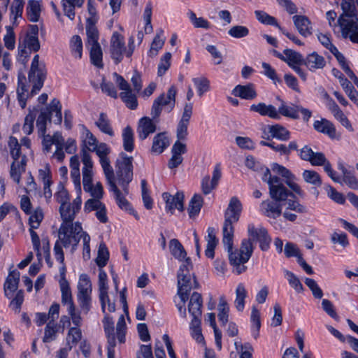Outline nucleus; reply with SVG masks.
<instances>
[{"label": "nucleus", "mask_w": 358, "mask_h": 358, "mask_svg": "<svg viewBox=\"0 0 358 358\" xmlns=\"http://www.w3.org/2000/svg\"><path fill=\"white\" fill-rule=\"evenodd\" d=\"M46 77V70L43 64H39V56L36 55L32 60L30 71L28 75L29 82L32 85V89L29 92V86L27 85L25 76L18 73L17 96L20 106L24 108L27 105V100L36 94L43 86Z\"/></svg>", "instance_id": "obj_1"}, {"label": "nucleus", "mask_w": 358, "mask_h": 358, "mask_svg": "<svg viewBox=\"0 0 358 358\" xmlns=\"http://www.w3.org/2000/svg\"><path fill=\"white\" fill-rule=\"evenodd\" d=\"M85 232L83 230L81 223H62L58 231V241L54 246V252L56 259L61 264L64 262V255L62 246L69 248L71 246L72 251H74L83 238L82 234Z\"/></svg>", "instance_id": "obj_2"}, {"label": "nucleus", "mask_w": 358, "mask_h": 358, "mask_svg": "<svg viewBox=\"0 0 358 358\" xmlns=\"http://www.w3.org/2000/svg\"><path fill=\"white\" fill-rule=\"evenodd\" d=\"M234 234L230 236V241L228 242L224 239L223 235L222 243L226 248L230 264L233 266V272L239 275L245 272L247 266L245 264L248 262L251 257L254 247L250 238L243 239L239 249L233 250Z\"/></svg>", "instance_id": "obj_3"}, {"label": "nucleus", "mask_w": 358, "mask_h": 358, "mask_svg": "<svg viewBox=\"0 0 358 358\" xmlns=\"http://www.w3.org/2000/svg\"><path fill=\"white\" fill-rule=\"evenodd\" d=\"M134 50V37L133 36L129 38L127 47H126L124 36L117 31L113 33L110 41V53L116 64L122 61L124 55L130 58Z\"/></svg>", "instance_id": "obj_4"}, {"label": "nucleus", "mask_w": 358, "mask_h": 358, "mask_svg": "<svg viewBox=\"0 0 358 358\" xmlns=\"http://www.w3.org/2000/svg\"><path fill=\"white\" fill-rule=\"evenodd\" d=\"M133 157L121 153L116 161V178L124 194H129V184L133 179Z\"/></svg>", "instance_id": "obj_5"}, {"label": "nucleus", "mask_w": 358, "mask_h": 358, "mask_svg": "<svg viewBox=\"0 0 358 358\" xmlns=\"http://www.w3.org/2000/svg\"><path fill=\"white\" fill-rule=\"evenodd\" d=\"M242 211V204L236 196L231 198L228 207L224 214V222L222 229V234L227 241H230V236L234 234L233 223L238 221Z\"/></svg>", "instance_id": "obj_6"}, {"label": "nucleus", "mask_w": 358, "mask_h": 358, "mask_svg": "<svg viewBox=\"0 0 358 358\" xmlns=\"http://www.w3.org/2000/svg\"><path fill=\"white\" fill-rule=\"evenodd\" d=\"M192 268V263L190 258H187L180 266L178 272V294L182 302L185 303L189 294L192 288L191 284L190 270Z\"/></svg>", "instance_id": "obj_7"}, {"label": "nucleus", "mask_w": 358, "mask_h": 358, "mask_svg": "<svg viewBox=\"0 0 358 358\" xmlns=\"http://www.w3.org/2000/svg\"><path fill=\"white\" fill-rule=\"evenodd\" d=\"M176 87L171 86L168 90L166 94L163 93L155 99L150 112L153 119H157L159 117L163 108L167 113L172 111L176 104Z\"/></svg>", "instance_id": "obj_8"}, {"label": "nucleus", "mask_w": 358, "mask_h": 358, "mask_svg": "<svg viewBox=\"0 0 358 358\" xmlns=\"http://www.w3.org/2000/svg\"><path fill=\"white\" fill-rule=\"evenodd\" d=\"M343 38H349L351 42L358 43V17H338L337 20Z\"/></svg>", "instance_id": "obj_9"}, {"label": "nucleus", "mask_w": 358, "mask_h": 358, "mask_svg": "<svg viewBox=\"0 0 358 358\" xmlns=\"http://www.w3.org/2000/svg\"><path fill=\"white\" fill-rule=\"evenodd\" d=\"M91 152H95L99 157V162L103 170L106 178L114 176L113 167L110 166V162L108 155L110 152V148L105 143H101L94 148H90Z\"/></svg>", "instance_id": "obj_10"}, {"label": "nucleus", "mask_w": 358, "mask_h": 358, "mask_svg": "<svg viewBox=\"0 0 358 358\" xmlns=\"http://www.w3.org/2000/svg\"><path fill=\"white\" fill-rule=\"evenodd\" d=\"M248 234L250 238L259 243V248L262 251H267L270 248L271 238L266 228L259 226L256 228L254 224L248 225Z\"/></svg>", "instance_id": "obj_11"}, {"label": "nucleus", "mask_w": 358, "mask_h": 358, "mask_svg": "<svg viewBox=\"0 0 358 358\" xmlns=\"http://www.w3.org/2000/svg\"><path fill=\"white\" fill-rule=\"evenodd\" d=\"M271 170L286 179V184L289 187L300 197L303 198L304 192L301 189L300 186L294 182L295 176L286 167L278 164L273 163L271 164Z\"/></svg>", "instance_id": "obj_12"}, {"label": "nucleus", "mask_w": 358, "mask_h": 358, "mask_svg": "<svg viewBox=\"0 0 358 358\" xmlns=\"http://www.w3.org/2000/svg\"><path fill=\"white\" fill-rule=\"evenodd\" d=\"M106 180L108 185H109V190L113 193L117 206L122 210L128 211L131 214H133L138 220V217L135 213V210L132 208L129 202L124 197L126 194H124V192H121L120 190L117 188L115 183V176L107 178Z\"/></svg>", "instance_id": "obj_13"}, {"label": "nucleus", "mask_w": 358, "mask_h": 358, "mask_svg": "<svg viewBox=\"0 0 358 358\" xmlns=\"http://www.w3.org/2000/svg\"><path fill=\"white\" fill-rule=\"evenodd\" d=\"M162 198L166 203L165 209L167 212L173 214L176 209L180 211L184 210V194L182 192H178L174 196L169 192H164Z\"/></svg>", "instance_id": "obj_14"}, {"label": "nucleus", "mask_w": 358, "mask_h": 358, "mask_svg": "<svg viewBox=\"0 0 358 358\" xmlns=\"http://www.w3.org/2000/svg\"><path fill=\"white\" fill-rule=\"evenodd\" d=\"M157 119H153L152 117H143L140 119L137 127V134L139 139L141 141L145 140L150 134L155 132L157 129L156 122Z\"/></svg>", "instance_id": "obj_15"}, {"label": "nucleus", "mask_w": 358, "mask_h": 358, "mask_svg": "<svg viewBox=\"0 0 358 358\" xmlns=\"http://www.w3.org/2000/svg\"><path fill=\"white\" fill-rule=\"evenodd\" d=\"M282 206L278 201L266 200L260 204V210L263 215L271 218H277L282 214Z\"/></svg>", "instance_id": "obj_16"}, {"label": "nucleus", "mask_w": 358, "mask_h": 358, "mask_svg": "<svg viewBox=\"0 0 358 358\" xmlns=\"http://www.w3.org/2000/svg\"><path fill=\"white\" fill-rule=\"evenodd\" d=\"M20 276V272L17 270L9 272L3 285L4 294L8 299H10L13 293L17 290Z\"/></svg>", "instance_id": "obj_17"}, {"label": "nucleus", "mask_w": 358, "mask_h": 358, "mask_svg": "<svg viewBox=\"0 0 358 358\" xmlns=\"http://www.w3.org/2000/svg\"><path fill=\"white\" fill-rule=\"evenodd\" d=\"M331 73L334 76L339 80L341 85L348 94V97L353 101H357L358 92L344 75L338 69L335 68L332 69Z\"/></svg>", "instance_id": "obj_18"}, {"label": "nucleus", "mask_w": 358, "mask_h": 358, "mask_svg": "<svg viewBox=\"0 0 358 358\" xmlns=\"http://www.w3.org/2000/svg\"><path fill=\"white\" fill-rule=\"evenodd\" d=\"M250 111L256 112L262 116H268L274 120H280V115L278 113L276 108L271 105H267L265 103L260 102L257 104H252L250 107Z\"/></svg>", "instance_id": "obj_19"}, {"label": "nucleus", "mask_w": 358, "mask_h": 358, "mask_svg": "<svg viewBox=\"0 0 358 358\" xmlns=\"http://www.w3.org/2000/svg\"><path fill=\"white\" fill-rule=\"evenodd\" d=\"M269 188V194L272 199L279 202L286 201L289 196L294 198L293 193L289 192L282 183L281 180L278 183H275Z\"/></svg>", "instance_id": "obj_20"}, {"label": "nucleus", "mask_w": 358, "mask_h": 358, "mask_svg": "<svg viewBox=\"0 0 358 358\" xmlns=\"http://www.w3.org/2000/svg\"><path fill=\"white\" fill-rule=\"evenodd\" d=\"M303 65L310 71H315L317 69H322L326 66V60L322 55L317 52H313L308 55L303 59Z\"/></svg>", "instance_id": "obj_21"}, {"label": "nucleus", "mask_w": 358, "mask_h": 358, "mask_svg": "<svg viewBox=\"0 0 358 358\" xmlns=\"http://www.w3.org/2000/svg\"><path fill=\"white\" fill-rule=\"evenodd\" d=\"M108 289L107 274L103 270H100L99 273V296L103 313H105L106 310V299H108Z\"/></svg>", "instance_id": "obj_22"}, {"label": "nucleus", "mask_w": 358, "mask_h": 358, "mask_svg": "<svg viewBox=\"0 0 358 358\" xmlns=\"http://www.w3.org/2000/svg\"><path fill=\"white\" fill-rule=\"evenodd\" d=\"M292 20L296 29L301 35L307 37L312 34L311 23L306 16L296 15L293 16Z\"/></svg>", "instance_id": "obj_23"}, {"label": "nucleus", "mask_w": 358, "mask_h": 358, "mask_svg": "<svg viewBox=\"0 0 358 358\" xmlns=\"http://www.w3.org/2000/svg\"><path fill=\"white\" fill-rule=\"evenodd\" d=\"M105 314L103 319V326L105 334L107 338L108 345L112 347H115L116 341H115V335L114 333V322L113 320V317L109 315L106 314V312L103 313Z\"/></svg>", "instance_id": "obj_24"}, {"label": "nucleus", "mask_w": 358, "mask_h": 358, "mask_svg": "<svg viewBox=\"0 0 358 358\" xmlns=\"http://www.w3.org/2000/svg\"><path fill=\"white\" fill-rule=\"evenodd\" d=\"M235 96H238L246 100L254 99L257 96V92L254 85L251 83L246 85H238L232 91Z\"/></svg>", "instance_id": "obj_25"}, {"label": "nucleus", "mask_w": 358, "mask_h": 358, "mask_svg": "<svg viewBox=\"0 0 358 358\" xmlns=\"http://www.w3.org/2000/svg\"><path fill=\"white\" fill-rule=\"evenodd\" d=\"M26 162L27 157L23 155L20 160H13L10 165V175L17 184L20 183L21 175L25 171Z\"/></svg>", "instance_id": "obj_26"}, {"label": "nucleus", "mask_w": 358, "mask_h": 358, "mask_svg": "<svg viewBox=\"0 0 358 358\" xmlns=\"http://www.w3.org/2000/svg\"><path fill=\"white\" fill-rule=\"evenodd\" d=\"M207 233L208 235L206 237L207 245L205 255L208 258L213 259L215 256V249L218 243V239L216 237V230L213 227H208Z\"/></svg>", "instance_id": "obj_27"}, {"label": "nucleus", "mask_w": 358, "mask_h": 358, "mask_svg": "<svg viewBox=\"0 0 358 358\" xmlns=\"http://www.w3.org/2000/svg\"><path fill=\"white\" fill-rule=\"evenodd\" d=\"M169 139L165 132L157 134L153 138L152 152L159 155L169 145Z\"/></svg>", "instance_id": "obj_28"}, {"label": "nucleus", "mask_w": 358, "mask_h": 358, "mask_svg": "<svg viewBox=\"0 0 358 358\" xmlns=\"http://www.w3.org/2000/svg\"><path fill=\"white\" fill-rule=\"evenodd\" d=\"M77 288V297L92 296V283L87 274L83 273L80 275Z\"/></svg>", "instance_id": "obj_29"}, {"label": "nucleus", "mask_w": 358, "mask_h": 358, "mask_svg": "<svg viewBox=\"0 0 358 358\" xmlns=\"http://www.w3.org/2000/svg\"><path fill=\"white\" fill-rule=\"evenodd\" d=\"M313 127L317 131L327 134L331 138L336 136L335 127L330 121L326 119L315 121Z\"/></svg>", "instance_id": "obj_30"}, {"label": "nucleus", "mask_w": 358, "mask_h": 358, "mask_svg": "<svg viewBox=\"0 0 358 358\" xmlns=\"http://www.w3.org/2000/svg\"><path fill=\"white\" fill-rule=\"evenodd\" d=\"M27 16L29 21L36 22L39 20L41 12L40 1L29 0L27 6Z\"/></svg>", "instance_id": "obj_31"}, {"label": "nucleus", "mask_w": 358, "mask_h": 358, "mask_svg": "<svg viewBox=\"0 0 358 358\" xmlns=\"http://www.w3.org/2000/svg\"><path fill=\"white\" fill-rule=\"evenodd\" d=\"M268 134H269L272 138L283 141L290 138V132L285 127L279 124L268 126Z\"/></svg>", "instance_id": "obj_32"}, {"label": "nucleus", "mask_w": 358, "mask_h": 358, "mask_svg": "<svg viewBox=\"0 0 358 358\" xmlns=\"http://www.w3.org/2000/svg\"><path fill=\"white\" fill-rule=\"evenodd\" d=\"M202 297L201 294L193 292L188 305L189 313L192 315L201 316Z\"/></svg>", "instance_id": "obj_33"}, {"label": "nucleus", "mask_w": 358, "mask_h": 358, "mask_svg": "<svg viewBox=\"0 0 358 358\" xmlns=\"http://www.w3.org/2000/svg\"><path fill=\"white\" fill-rule=\"evenodd\" d=\"M169 249L171 255L179 261L186 260L187 252L178 239L173 238L169 242Z\"/></svg>", "instance_id": "obj_34"}, {"label": "nucleus", "mask_w": 358, "mask_h": 358, "mask_svg": "<svg viewBox=\"0 0 358 358\" xmlns=\"http://www.w3.org/2000/svg\"><path fill=\"white\" fill-rule=\"evenodd\" d=\"M283 53L285 55V62H286L289 66L292 67L296 64L301 65L303 64L304 58L299 52L291 49H285Z\"/></svg>", "instance_id": "obj_35"}, {"label": "nucleus", "mask_w": 358, "mask_h": 358, "mask_svg": "<svg viewBox=\"0 0 358 358\" xmlns=\"http://www.w3.org/2000/svg\"><path fill=\"white\" fill-rule=\"evenodd\" d=\"M203 203V199L200 194H196L192 197L187 208L189 217H194L199 213Z\"/></svg>", "instance_id": "obj_36"}, {"label": "nucleus", "mask_w": 358, "mask_h": 358, "mask_svg": "<svg viewBox=\"0 0 358 358\" xmlns=\"http://www.w3.org/2000/svg\"><path fill=\"white\" fill-rule=\"evenodd\" d=\"M62 223H73L78 212H74L71 203L69 202L66 205L60 206L59 209Z\"/></svg>", "instance_id": "obj_37"}, {"label": "nucleus", "mask_w": 358, "mask_h": 358, "mask_svg": "<svg viewBox=\"0 0 358 358\" xmlns=\"http://www.w3.org/2000/svg\"><path fill=\"white\" fill-rule=\"evenodd\" d=\"M247 296V291L243 283H239L236 289V299L234 305L238 311H243L245 307V299Z\"/></svg>", "instance_id": "obj_38"}, {"label": "nucleus", "mask_w": 358, "mask_h": 358, "mask_svg": "<svg viewBox=\"0 0 358 358\" xmlns=\"http://www.w3.org/2000/svg\"><path fill=\"white\" fill-rule=\"evenodd\" d=\"M123 148L127 152H132L134 148V132L132 129L127 126L122 131Z\"/></svg>", "instance_id": "obj_39"}, {"label": "nucleus", "mask_w": 358, "mask_h": 358, "mask_svg": "<svg viewBox=\"0 0 358 358\" xmlns=\"http://www.w3.org/2000/svg\"><path fill=\"white\" fill-rule=\"evenodd\" d=\"M61 293H62V303L64 306H67V309L75 307V304L73 301L72 293L69 286V283L59 285Z\"/></svg>", "instance_id": "obj_40"}, {"label": "nucleus", "mask_w": 358, "mask_h": 358, "mask_svg": "<svg viewBox=\"0 0 358 358\" xmlns=\"http://www.w3.org/2000/svg\"><path fill=\"white\" fill-rule=\"evenodd\" d=\"M48 121H50V111L45 108L41 111L36 120V127L39 136H44L45 134Z\"/></svg>", "instance_id": "obj_41"}, {"label": "nucleus", "mask_w": 358, "mask_h": 358, "mask_svg": "<svg viewBox=\"0 0 358 358\" xmlns=\"http://www.w3.org/2000/svg\"><path fill=\"white\" fill-rule=\"evenodd\" d=\"M86 34L87 38V45H99V31L94 23L88 20L86 26Z\"/></svg>", "instance_id": "obj_42"}, {"label": "nucleus", "mask_w": 358, "mask_h": 358, "mask_svg": "<svg viewBox=\"0 0 358 358\" xmlns=\"http://www.w3.org/2000/svg\"><path fill=\"white\" fill-rule=\"evenodd\" d=\"M95 124L103 133L106 134L110 136H114L113 130L110 126V121L106 113H101L99 117Z\"/></svg>", "instance_id": "obj_43"}, {"label": "nucleus", "mask_w": 358, "mask_h": 358, "mask_svg": "<svg viewBox=\"0 0 358 358\" xmlns=\"http://www.w3.org/2000/svg\"><path fill=\"white\" fill-rule=\"evenodd\" d=\"M83 148L85 150L91 152L90 148H94L98 145V141L96 137L93 135V134L85 127H83Z\"/></svg>", "instance_id": "obj_44"}, {"label": "nucleus", "mask_w": 358, "mask_h": 358, "mask_svg": "<svg viewBox=\"0 0 358 358\" xmlns=\"http://www.w3.org/2000/svg\"><path fill=\"white\" fill-rule=\"evenodd\" d=\"M58 327L57 324L52 321H49L44 329V336L43 338V343H50L57 338Z\"/></svg>", "instance_id": "obj_45"}, {"label": "nucleus", "mask_w": 358, "mask_h": 358, "mask_svg": "<svg viewBox=\"0 0 358 358\" xmlns=\"http://www.w3.org/2000/svg\"><path fill=\"white\" fill-rule=\"evenodd\" d=\"M90 47L92 63L98 68H102L103 66L102 62L103 53L100 45H90Z\"/></svg>", "instance_id": "obj_46"}, {"label": "nucleus", "mask_w": 358, "mask_h": 358, "mask_svg": "<svg viewBox=\"0 0 358 358\" xmlns=\"http://www.w3.org/2000/svg\"><path fill=\"white\" fill-rule=\"evenodd\" d=\"M218 310V320L222 325H225L228 322L229 308L224 296L220 297Z\"/></svg>", "instance_id": "obj_47"}, {"label": "nucleus", "mask_w": 358, "mask_h": 358, "mask_svg": "<svg viewBox=\"0 0 358 358\" xmlns=\"http://www.w3.org/2000/svg\"><path fill=\"white\" fill-rule=\"evenodd\" d=\"M255 15L257 20L262 24L272 25L277 27L278 29L280 27V25L274 17L268 15L263 10H255Z\"/></svg>", "instance_id": "obj_48"}, {"label": "nucleus", "mask_w": 358, "mask_h": 358, "mask_svg": "<svg viewBox=\"0 0 358 358\" xmlns=\"http://www.w3.org/2000/svg\"><path fill=\"white\" fill-rule=\"evenodd\" d=\"M278 113L280 115H282L294 120L299 117L298 106H288L283 101H282L281 106L278 108Z\"/></svg>", "instance_id": "obj_49"}, {"label": "nucleus", "mask_w": 358, "mask_h": 358, "mask_svg": "<svg viewBox=\"0 0 358 358\" xmlns=\"http://www.w3.org/2000/svg\"><path fill=\"white\" fill-rule=\"evenodd\" d=\"M50 111V116L55 113L54 122L60 124L62 120V105L60 101L57 99H53L48 106L46 107Z\"/></svg>", "instance_id": "obj_50"}, {"label": "nucleus", "mask_w": 358, "mask_h": 358, "mask_svg": "<svg viewBox=\"0 0 358 358\" xmlns=\"http://www.w3.org/2000/svg\"><path fill=\"white\" fill-rule=\"evenodd\" d=\"M304 181L315 187L322 185V180L320 174L315 171L305 170L302 173Z\"/></svg>", "instance_id": "obj_51"}, {"label": "nucleus", "mask_w": 358, "mask_h": 358, "mask_svg": "<svg viewBox=\"0 0 358 358\" xmlns=\"http://www.w3.org/2000/svg\"><path fill=\"white\" fill-rule=\"evenodd\" d=\"M81 338H82L81 329L78 327H71L69 329L68 334L66 335V345L67 346L72 345V347L74 345H76L77 343L81 340Z\"/></svg>", "instance_id": "obj_52"}, {"label": "nucleus", "mask_w": 358, "mask_h": 358, "mask_svg": "<svg viewBox=\"0 0 358 358\" xmlns=\"http://www.w3.org/2000/svg\"><path fill=\"white\" fill-rule=\"evenodd\" d=\"M109 259V252L106 245L103 242H101L99 246L98 255L96 259V263L100 268L105 266Z\"/></svg>", "instance_id": "obj_53"}, {"label": "nucleus", "mask_w": 358, "mask_h": 358, "mask_svg": "<svg viewBox=\"0 0 358 358\" xmlns=\"http://www.w3.org/2000/svg\"><path fill=\"white\" fill-rule=\"evenodd\" d=\"M70 48L72 55L80 59L83 52V42L80 36L74 35L70 41Z\"/></svg>", "instance_id": "obj_54"}, {"label": "nucleus", "mask_w": 358, "mask_h": 358, "mask_svg": "<svg viewBox=\"0 0 358 358\" xmlns=\"http://www.w3.org/2000/svg\"><path fill=\"white\" fill-rule=\"evenodd\" d=\"M192 82L197 89V93L199 96H202L204 93L210 90V82L203 76L194 78Z\"/></svg>", "instance_id": "obj_55"}, {"label": "nucleus", "mask_w": 358, "mask_h": 358, "mask_svg": "<svg viewBox=\"0 0 358 358\" xmlns=\"http://www.w3.org/2000/svg\"><path fill=\"white\" fill-rule=\"evenodd\" d=\"M342 13L339 15V17H357L358 11L357 10L355 2H341V4Z\"/></svg>", "instance_id": "obj_56"}, {"label": "nucleus", "mask_w": 358, "mask_h": 358, "mask_svg": "<svg viewBox=\"0 0 358 358\" xmlns=\"http://www.w3.org/2000/svg\"><path fill=\"white\" fill-rule=\"evenodd\" d=\"M8 144L10 154L13 160H19L21 156V144L14 136H10Z\"/></svg>", "instance_id": "obj_57"}, {"label": "nucleus", "mask_w": 358, "mask_h": 358, "mask_svg": "<svg viewBox=\"0 0 358 358\" xmlns=\"http://www.w3.org/2000/svg\"><path fill=\"white\" fill-rule=\"evenodd\" d=\"M285 276L289 285L298 293L303 291V286L299 278L292 272L285 270Z\"/></svg>", "instance_id": "obj_58"}, {"label": "nucleus", "mask_w": 358, "mask_h": 358, "mask_svg": "<svg viewBox=\"0 0 358 358\" xmlns=\"http://www.w3.org/2000/svg\"><path fill=\"white\" fill-rule=\"evenodd\" d=\"M187 15L194 27L205 29L210 28V22L202 17H196V14L192 10H189Z\"/></svg>", "instance_id": "obj_59"}, {"label": "nucleus", "mask_w": 358, "mask_h": 358, "mask_svg": "<svg viewBox=\"0 0 358 358\" xmlns=\"http://www.w3.org/2000/svg\"><path fill=\"white\" fill-rule=\"evenodd\" d=\"M55 197L60 206L66 205L70 201L69 192L62 182L57 185V191L55 194Z\"/></svg>", "instance_id": "obj_60"}, {"label": "nucleus", "mask_w": 358, "mask_h": 358, "mask_svg": "<svg viewBox=\"0 0 358 358\" xmlns=\"http://www.w3.org/2000/svg\"><path fill=\"white\" fill-rule=\"evenodd\" d=\"M120 96L129 108L134 110L137 108V99L136 95L133 94L131 91L122 92L120 94Z\"/></svg>", "instance_id": "obj_61"}, {"label": "nucleus", "mask_w": 358, "mask_h": 358, "mask_svg": "<svg viewBox=\"0 0 358 358\" xmlns=\"http://www.w3.org/2000/svg\"><path fill=\"white\" fill-rule=\"evenodd\" d=\"M126 332L127 326L125 320L124 315H122L120 316L116 325L117 338L120 343H124L125 342Z\"/></svg>", "instance_id": "obj_62"}, {"label": "nucleus", "mask_w": 358, "mask_h": 358, "mask_svg": "<svg viewBox=\"0 0 358 358\" xmlns=\"http://www.w3.org/2000/svg\"><path fill=\"white\" fill-rule=\"evenodd\" d=\"M21 43L31 52H37L40 49V43L36 36L27 34Z\"/></svg>", "instance_id": "obj_63"}, {"label": "nucleus", "mask_w": 358, "mask_h": 358, "mask_svg": "<svg viewBox=\"0 0 358 358\" xmlns=\"http://www.w3.org/2000/svg\"><path fill=\"white\" fill-rule=\"evenodd\" d=\"M228 34L233 38H241L246 37L249 34V29L245 26L236 25L229 29Z\"/></svg>", "instance_id": "obj_64"}]
</instances>
